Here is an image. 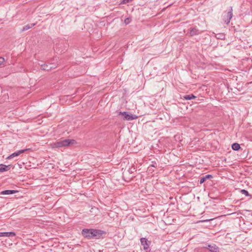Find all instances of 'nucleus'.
Instances as JSON below:
<instances>
[{"label": "nucleus", "instance_id": "nucleus-15", "mask_svg": "<svg viewBox=\"0 0 252 252\" xmlns=\"http://www.w3.org/2000/svg\"><path fill=\"white\" fill-rule=\"evenodd\" d=\"M184 98L186 100H191V99L196 98V96H194L193 94H191L186 95L184 96Z\"/></svg>", "mask_w": 252, "mask_h": 252}, {"label": "nucleus", "instance_id": "nucleus-21", "mask_svg": "<svg viewBox=\"0 0 252 252\" xmlns=\"http://www.w3.org/2000/svg\"><path fill=\"white\" fill-rule=\"evenodd\" d=\"M151 166H152V167H155L156 166H155V164H153V165H151Z\"/></svg>", "mask_w": 252, "mask_h": 252}, {"label": "nucleus", "instance_id": "nucleus-3", "mask_svg": "<svg viewBox=\"0 0 252 252\" xmlns=\"http://www.w3.org/2000/svg\"><path fill=\"white\" fill-rule=\"evenodd\" d=\"M232 7H230L229 11L223 16V21L227 25L230 23V20L232 17Z\"/></svg>", "mask_w": 252, "mask_h": 252}, {"label": "nucleus", "instance_id": "nucleus-9", "mask_svg": "<svg viewBox=\"0 0 252 252\" xmlns=\"http://www.w3.org/2000/svg\"><path fill=\"white\" fill-rule=\"evenodd\" d=\"M199 30L196 28H190L189 29V34L191 36H194L199 34Z\"/></svg>", "mask_w": 252, "mask_h": 252}, {"label": "nucleus", "instance_id": "nucleus-7", "mask_svg": "<svg viewBox=\"0 0 252 252\" xmlns=\"http://www.w3.org/2000/svg\"><path fill=\"white\" fill-rule=\"evenodd\" d=\"M41 68L44 70H49L52 68H55L56 67V65L53 63L50 64H46L44 63L40 64Z\"/></svg>", "mask_w": 252, "mask_h": 252}, {"label": "nucleus", "instance_id": "nucleus-18", "mask_svg": "<svg viewBox=\"0 0 252 252\" xmlns=\"http://www.w3.org/2000/svg\"><path fill=\"white\" fill-rule=\"evenodd\" d=\"M131 21V19L129 18H127L125 20V23L126 25L128 24Z\"/></svg>", "mask_w": 252, "mask_h": 252}, {"label": "nucleus", "instance_id": "nucleus-12", "mask_svg": "<svg viewBox=\"0 0 252 252\" xmlns=\"http://www.w3.org/2000/svg\"><path fill=\"white\" fill-rule=\"evenodd\" d=\"M212 178V176L211 175H206L205 176L202 177L200 178V184L203 183L207 179H209Z\"/></svg>", "mask_w": 252, "mask_h": 252}, {"label": "nucleus", "instance_id": "nucleus-14", "mask_svg": "<svg viewBox=\"0 0 252 252\" xmlns=\"http://www.w3.org/2000/svg\"><path fill=\"white\" fill-rule=\"evenodd\" d=\"M240 148V146L238 143H235L232 145V149L234 151H238Z\"/></svg>", "mask_w": 252, "mask_h": 252}, {"label": "nucleus", "instance_id": "nucleus-5", "mask_svg": "<svg viewBox=\"0 0 252 252\" xmlns=\"http://www.w3.org/2000/svg\"><path fill=\"white\" fill-rule=\"evenodd\" d=\"M28 150H29L28 149L19 150L16 152L12 153L10 155H9L7 158V159H12V158H14V157H17V156H19L20 154L24 153L25 152H26Z\"/></svg>", "mask_w": 252, "mask_h": 252}, {"label": "nucleus", "instance_id": "nucleus-20", "mask_svg": "<svg viewBox=\"0 0 252 252\" xmlns=\"http://www.w3.org/2000/svg\"><path fill=\"white\" fill-rule=\"evenodd\" d=\"M132 0H123L122 3L123 4H126Z\"/></svg>", "mask_w": 252, "mask_h": 252}, {"label": "nucleus", "instance_id": "nucleus-11", "mask_svg": "<svg viewBox=\"0 0 252 252\" xmlns=\"http://www.w3.org/2000/svg\"><path fill=\"white\" fill-rule=\"evenodd\" d=\"M10 165H6L3 164H0V172L6 171L9 169Z\"/></svg>", "mask_w": 252, "mask_h": 252}, {"label": "nucleus", "instance_id": "nucleus-6", "mask_svg": "<svg viewBox=\"0 0 252 252\" xmlns=\"http://www.w3.org/2000/svg\"><path fill=\"white\" fill-rule=\"evenodd\" d=\"M203 248L208 249L211 252H219V248L216 246V244H213L211 245H208L206 247Z\"/></svg>", "mask_w": 252, "mask_h": 252}, {"label": "nucleus", "instance_id": "nucleus-8", "mask_svg": "<svg viewBox=\"0 0 252 252\" xmlns=\"http://www.w3.org/2000/svg\"><path fill=\"white\" fill-rule=\"evenodd\" d=\"M0 237H13L15 236V233L14 232H0Z\"/></svg>", "mask_w": 252, "mask_h": 252}, {"label": "nucleus", "instance_id": "nucleus-10", "mask_svg": "<svg viewBox=\"0 0 252 252\" xmlns=\"http://www.w3.org/2000/svg\"><path fill=\"white\" fill-rule=\"evenodd\" d=\"M17 192H18V191L15 190H5L2 191L0 194L2 195H9L11 194H14Z\"/></svg>", "mask_w": 252, "mask_h": 252}, {"label": "nucleus", "instance_id": "nucleus-4", "mask_svg": "<svg viewBox=\"0 0 252 252\" xmlns=\"http://www.w3.org/2000/svg\"><path fill=\"white\" fill-rule=\"evenodd\" d=\"M120 114L122 115L125 120L129 121L136 119L137 118V116L135 115H132V114L127 112H120Z\"/></svg>", "mask_w": 252, "mask_h": 252}, {"label": "nucleus", "instance_id": "nucleus-17", "mask_svg": "<svg viewBox=\"0 0 252 252\" xmlns=\"http://www.w3.org/2000/svg\"><path fill=\"white\" fill-rule=\"evenodd\" d=\"M241 192L243 194H244L245 195H246V196H250L249 192L245 190V189H241Z\"/></svg>", "mask_w": 252, "mask_h": 252}, {"label": "nucleus", "instance_id": "nucleus-2", "mask_svg": "<svg viewBox=\"0 0 252 252\" xmlns=\"http://www.w3.org/2000/svg\"><path fill=\"white\" fill-rule=\"evenodd\" d=\"M82 234L88 239H91L99 235L100 233L94 229H84L82 231Z\"/></svg>", "mask_w": 252, "mask_h": 252}, {"label": "nucleus", "instance_id": "nucleus-1", "mask_svg": "<svg viewBox=\"0 0 252 252\" xmlns=\"http://www.w3.org/2000/svg\"><path fill=\"white\" fill-rule=\"evenodd\" d=\"M75 140L73 139H64L52 143L51 146L52 148L65 147L73 144Z\"/></svg>", "mask_w": 252, "mask_h": 252}, {"label": "nucleus", "instance_id": "nucleus-16", "mask_svg": "<svg viewBox=\"0 0 252 252\" xmlns=\"http://www.w3.org/2000/svg\"><path fill=\"white\" fill-rule=\"evenodd\" d=\"M215 37L220 39H224L225 35L223 33H218L216 34Z\"/></svg>", "mask_w": 252, "mask_h": 252}, {"label": "nucleus", "instance_id": "nucleus-19", "mask_svg": "<svg viewBox=\"0 0 252 252\" xmlns=\"http://www.w3.org/2000/svg\"><path fill=\"white\" fill-rule=\"evenodd\" d=\"M4 61L3 57H0V66L4 62Z\"/></svg>", "mask_w": 252, "mask_h": 252}, {"label": "nucleus", "instance_id": "nucleus-13", "mask_svg": "<svg viewBox=\"0 0 252 252\" xmlns=\"http://www.w3.org/2000/svg\"><path fill=\"white\" fill-rule=\"evenodd\" d=\"M35 25V24H28V25L25 26L24 27H23L22 31H27L32 28Z\"/></svg>", "mask_w": 252, "mask_h": 252}]
</instances>
